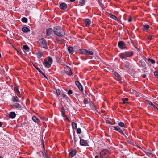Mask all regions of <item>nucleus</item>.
I'll return each mask as SVG.
<instances>
[{"mask_svg":"<svg viewBox=\"0 0 158 158\" xmlns=\"http://www.w3.org/2000/svg\"><path fill=\"white\" fill-rule=\"evenodd\" d=\"M106 123H108V124H109L110 125H112V124L111 123V122L109 120H106Z\"/></svg>","mask_w":158,"mask_h":158,"instance_id":"obj_47","label":"nucleus"},{"mask_svg":"<svg viewBox=\"0 0 158 158\" xmlns=\"http://www.w3.org/2000/svg\"><path fill=\"white\" fill-rule=\"evenodd\" d=\"M76 132L78 134H80L81 133V129L79 128H78L77 129Z\"/></svg>","mask_w":158,"mask_h":158,"instance_id":"obj_41","label":"nucleus"},{"mask_svg":"<svg viewBox=\"0 0 158 158\" xmlns=\"http://www.w3.org/2000/svg\"><path fill=\"white\" fill-rule=\"evenodd\" d=\"M124 66L126 69L128 68L130 66L129 62L127 61L124 64Z\"/></svg>","mask_w":158,"mask_h":158,"instance_id":"obj_30","label":"nucleus"},{"mask_svg":"<svg viewBox=\"0 0 158 158\" xmlns=\"http://www.w3.org/2000/svg\"><path fill=\"white\" fill-rule=\"evenodd\" d=\"M53 62V60L50 57H48L47 59H45L44 60V64L45 67L47 68H49L51 67L52 64Z\"/></svg>","mask_w":158,"mask_h":158,"instance_id":"obj_2","label":"nucleus"},{"mask_svg":"<svg viewBox=\"0 0 158 158\" xmlns=\"http://www.w3.org/2000/svg\"><path fill=\"white\" fill-rule=\"evenodd\" d=\"M46 157V158H50L49 157H48L47 155V156H45Z\"/></svg>","mask_w":158,"mask_h":158,"instance_id":"obj_60","label":"nucleus"},{"mask_svg":"<svg viewBox=\"0 0 158 158\" xmlns=\"http://www.w3.org/2000/svg\"><path fill=\"white\" fill-rule=\"evenodd\" d=\"M107 136H108V137H110V136L109 135H107Z\"/></svg>","mask_w":158,"mask_h":158,"instance_id":"obj_63","label":"nucleus"},{"mask_svg":"<svg viewBox=\"0 0 158 158\" xmlns=\"http://www.w3.org/2000/svg\"><path fill=\"white\" fill-rule=\"evenodd\" d=\"M154 74L155 76L156 77H158V72L155 71L154 72Z\"/></svg>","mask_w":158,"mask_h":158,"instance_id":"obj_44","label":"nucleus"},{"mask_svg":"<svg viewBox=\"0 0 158 158\" xmlns=\"http://www.w3.org/2000/svg\"><path fill=\"white\" fill-rule=\"evenodd\" d=\"M114 74L115 76L117 77V78H115V79L117 80L118 81H119L121 80V78L119 74L117 72H114Z\"/></svg>","mask_w":158,"mask_h":158,"instance_id":"obj_19","label":"nucleus"},{"mask_svg":"<svg viewBox=\"0 0 158 158\" xmlns=\"http://www.w3.org/2000/svg\"><path fill=\"white\" fill-rule=\"evenodd\" d=\"M14 89L15 91L17 92V94L18 96L20 97V91L19 90L18 88L17 87H14Z\"/></svg>","mask_w":158,"mask_h":158,"instance_id":"obj_21","label":"nucleus"},{"mask_svg":"<svg viewBox=\"0 0 158 158\" xmlns=\"http://www.w3.org/2000/svg\"><path fill=\"white\" fill-rule=\"evenodd\" d=\"M64 70L68 75H71L72 74V73L70 67L67 66L64 68Z\"/></svg>","mask_w":158,"mask_h":158,"instance_id":"obj_8","label":"nucleus"},{"mask_svg":"<svg viewBox=\"0 0 158 158\" xmlns=\"http://www.w3.org/2000/svg\"><path fill=\"white\" fill-rule=\"evenodd\" d=\"M68 51L70 53L72 54H73V53L74 49L71 46H69L68 48Z\"/></svg>","mask_w":158,"mask_h":158,"instance_id":"obj_25","label":"nucleus"},{"mask_svg":"<svg viewBox=\"0 0 158 158\" xmlns=\"http://www.w3.org/2000/svg\"><path fill=\"white\" fill-rule=\"evenodd\" d=\"M59 7L60 9L64 10L67 8V6L66 3H62L60 5Z\"/></svg>","mask_w":158,"mask_h":158,"instance_id":"obj_11","label":"nucleus"},{"mask_svg":"<svg viewBox=\"0 0 158 158\" xmlns=\"http://www.w3.org/2000/svg\"><path fill=\"white\" fill-rule=\"evenodd\" d=\"M146 77V75L145 74H143V76H142V77L143 78H145Z\"/></svg>","mask_w":158,"mask_h":158,"instance_id":"obj_56","label":"nucleus"},{"mask_svg":"<svg viewBox=\"0 0 158 158\" xmlns=\"http://www.w3.org/2000/svg\"><path fill=\"white\" fill-rule=\"evenodd\" d=\"M16 116V113L14 112H10L9 114V117L11 118H15Z\"/></svg>","mask_w":158,"mask_h":158,"instance_id":"obj_14","label":"nucleus"},{"mask_svg":"<svg viewBox=\"0 0 158 158\" xmlns=\"http://www.w3.org/2000/svg\"><path fill=\"white\" fill-rule=\"evenodd\" d=\"M37 57L39 58L42 57V56L43 55V52L41 51H38L36 53Z\"/></svg>","mask_w":158,"mask_h":158,"instance_id":"obj_22","label":"nucleus"},{"mask_svg":"<svg viewBox=\"0 0 158 158\" xmlns=\"http://www.w3.org/2000/svg\"><path fill=\"white\" fill-rule=\"evenodd\" d=\"M85 24L86 26H89L91 24V21L89 19H86L85 20Z\"/></svg>","mask_w":158,"mask_h":158,"instance_id":"obj_24","label":"nucleus"},{"mask_svg":"<svg viewBox=\"0 0 158 158\" xmlns=\"http://www.w3.org/2000/svg\"><path fill=\"white\" fill-rule=\"evenodd\" d=\"M11 100L14 103L19 102H20V100L19 99L18 97L16 96H13L12 97Z\"/></svg>","mask_w":158,"mask_h":158,"instance_id":"obj_12","label":"nucleus"},{"mask_svg":"<svg viewBox=\"0 0 158 158\" xmlns=\"http://www.w3.org/2000/svg\"><path fill=\"white\" fill-rule=\"evenodd\" d=\"M119 56L122 59H126L127 57L125 52L121 53L120 54Z\"/></svg>","mask_w":158,"mask_h":158,"instance_id":"obj_23","label":"nucleus"},{"mask_svg":"<svg viewBox=\"0 0 158 158\" xmlns=\"http://www.w3.org/2000/svg\"><path fill=\"white\" fill-rule=\"evenodd\" d=\"M1 57V54L0 53V58Z\"/></svg>","mask_w":158,"mask_h":158,"instance_id":"obj_64","label":"nucleus"},{"mask_svg":"<svg viewBox=\"0 0 158 158\" xmlns=\"http://www.w3.org/2000/svg\"><path fill=\"white\" fill-rule=\"evenodd\" d=\"M83 102L85 104H87L88 103V101L85 99H84L83 100Z\"/></svg>","mask_w":158,"mask_h":158,"instance_id":"obj_48","label":"nucleus"},{"mask_svg":"<svg viewBox=\"0 0 158 158\" xmlns=\"http://www.w3.org/2000/svg\"><path fill=\"white\" fill-rule=\"evenodd\" d=\"M118 125L121 127H125V125L124 123H123L122 122H119L118 124Z\"/></svg>","mask_w":158,"mask_h":158,"instance_id":"obj_39","label":"nucleus"},{"mask_svg":"<svg viewBox=\"0 0 158 158\" xmlns=\"http://www.w3.org/2000/svg\"><path fill=\"white\" fill-rule=\"evenodd\" d=\"M0 158H3V157L2 156H0Z\"/></svg>","mask_w":158,"mask_h":158,"instance_id":"obj_62","label":"nucleus"},{"mask_svg":"<svg viewBox=\"0 0 158 158\" xmlns=\"http://www.w3.org/2000/svg\"><path fill=\"white\" fill-rule=\"evenodd\" d=\"M39 42L40 43V47H42L45 49H48V47L47 46V43L45 39H40L39 40Z\"/></svg>","mask_w":158,"mask_h":158,"instance_id":"obj_3","label":"nucleus"},{"mask_svg":"<svg viewBox=\"0 0 158 158\" xmlns=\"http://www.w3.org/2000/svg\"><path fill=\"white\" fill-rule=\"evenodd\" d=\"M95 158H99V157L98 155H96L95 157Z\"/></svg>","mask_w":158,"mask_h":158,"instance_id":"obj_58","label":"nucleus"},{"mask_svg":"<svg viewBox=\"0 0 158 158\" xmlns=\"http://www.w3.org/2000/svg\"><path fill=\"white\" fill-rule=\"evenodd\" d=\"M76 150L75 149L71 150L69 152V155L72 157H73L76 153Z\"/></svg>","mask_w":158,"mask_h":158,"instance_id":"obj_16","label":"nucleus"},{"mask_svg":"<svg viewBox=\"0 0 158 158\" xmlns=\"http://www.w3.org/2000/svg\"><path fill=\"white\" fill-rule=\"evenodd\" d=\"M62 95L63 98H65L66 99H67V98H68V97H67L66 95L64 94H62Z\"/></svg>","mask_w":158,"mask_h":158,"instance_id":"obj_45","label":"nucleus"},{"mask_svg":"<svg viewBox=\"0 0 158 158\" xmlns=\"http://www.w3.org/2000/svg\"><path fill=\"white\" fill-rule=\"evenodd\" d=\"M110 17L112 19H113L116 20H118V19L114 15L112 14H110Z\"/></svg>","mask_w":158,"mask_h":158,"instance_id":"obj_34","label":"nucleus"},{"mask_svg":"<svg viewBox=\"0 0 158 158\" xmlns=\"http://www.w3.org/2000/svg\"><path fill=\"white\" fill-rule=\"evenodd\" d=\"M2 122L0 121V127H2Z\"/></svg>","mask_w":158,"mask_h":158,"instance_id":"obj_57","label":"nucleus"},{"mask_svg":"<svg viewBox=\"0 0 158 158\" xmlns=\"http://www.w3.org/2000/svg\"><path fill=\"white\" fill-rule=\"evenodd\" d=\"M22 31L24 33H27L30 32V30L27 27H24L22 28Z\"/></svg>","mask_w":158,"mask_h":158,"instance_id":"obj_18","label":"nucleus"},{"mask_svg":"<svg viewBox=\"0 0 158 158\" xmlns=\"http://www.w3.org/2000/svg\"><path fill=\"white\" fill-rule=\"evenodd\" d=\"M93 51H88L87 50L86 55L89 56V55H93Z\"/></svg>","mask_w":158,"mask_h":158,"instance_id":"obj_33","label":"nucleus"},{"mask_svg":"<svg viewBox=\"0 0 158 158\" xmlns=\"http://www.w3.org/2000/svg\"><path fill=\"white\" fill-rule=\"evenodd\" d=\"M147 102L149 104L151 105L153 108L156 109H158V108L156 106L153 104L151 101H147Z\"/></svg>","mask_w":158,"mask_h":158,"instance_id":"obj_26","label":"nucleus"},{"mask_svg":"<svg viewBox=\"0 0 158 158\" xmlns=\"http://www.w3.org/2000/svg\"><path fill=\"white\" fill-rule=\"evenodd\" d=\"M22 21L23 22L27 23L28 21V19L27 18L24 17L22 19Z\"/></svg>","mask_w":158,"mask_h":158,"instance_id":"obj_36","label":"nucleus"},{"mask_svg":"<svg viewBox=\"0 0 158 158\" xmlns=\"http://www.w3.org/2000/svg\"><path fill=\"white\" fill-rule=\"evenodd\" d=\"M75 84L78 87L79 89L82 92H83V88L80 82L78 81H76L75 82Z\"/></svg>","mask_w":158,"mask_h":158,"instance_id":"obj_9","label":"nucleus"},{"mask_svg":"<svg viewBox=\"0 0 158 158\" xmlns=\"http://www.w3.org/2000/svg\"><path fill=\"white\" fill-rule=\"evenodd\" d=\"M11 106H12V108L15 109H17L19 110H22L23 107L20 104L18 103H15L12 105H11Z\"/></svg>","mask_w":158,"mask_h":158,"instance_id":"obj_6","label":"nucleus"},{"mask_svg":"<svg viewBox=\"0 0 158 158\" xmlns=\"http://www.w3.org/2000/svg\"><path fill=\"white\" fill-rule=\"evenodd\" d=\"M72 125L74 129H76L77 127V125L76 123L75 122H72Z\"/></svg>","mask_w":158,"mask_h":158,"instance_id":"obj_35","label":"nucleus"},{"mask_svg":"<svg viewBox=\"0 0 158 158\" xmlns=\"http://www.w3.org/2000/svg\"><path fill=\"white\" fill-rule=\"evenodd\" d=\"M53 31V29L52 28H49L47 29L46 31V36H48L50 35Z\"/></svg>","mask_w":158,"mask_h":158,"instance_id":"obj_13","label":"nucleus"},{"mask_svg":"<svg viewBox=\"0 0 158 158\" xmlns=\"http://www.w3.org/2000/svg\"><path fill=\"white\" fill-rule=\"evenodd\" d=\"M128 100V99L127 98H124L122 99V101H123V103L124 104L126 103V101H127Z\"/></svg>","mask_w":158,"mask_h":158,"instance_id":"obj_42","label":"nucleus"},{"mask_svg":"<svg viewBox=\"0 0 158 158\" xmlns=\"http://www.w3.org/2000/svg\"><path fill=\"white\" fill-rule=\"evenodd\" d=\"M147 60L148 62H150L152 64H154L155 63V61L153 59L148 58L147 59Z\"/></svg>","mask_w":158,"mask_h":158,"instance_id":"obj_37","label":"nucleus"},{"mask_svg":"<svg viewBox=\"0 0 158 158\" xmlns=\"http://www.w3.org/2000/svg\"><path fill=\"white\" fill-rule=\"evenodd\" d=\"M34 67L41 74H42L43 72L40 70V68L37 67L34 64H33Z\"/></svg>","mask_w":158,"mask_h":158,"instance_id":"obj_31","label":"nucleus"},{"mask_svg":"<svg viewBox=\"0 0 158 158\" xmlns=\"http://www.w3.org/2000/svg\"><path fill=\"white\" fill-rule=\"evenodd\" d=\"M132 18L131 16H130L129 19H128V22H130L132 21Z\"/></svg>","mask_w":158,"mask_h":158,"instance_id":"obj_49","label":"nucleus"},{"mask_svg":"<svg viewBox=\"0 0 158 158\" xmlns=\"http://www.w3.org/2000/svg\"><path fill=\"white\" fill-rule=\"evenodd\" d=\"M118 46L121 49L123 50L125 48H127L126 44L123 41H120L118 42Z\"/></svg>","mask_w":158,"mask_h":158,"instance_id":"obj_5","label":"nucleus"},{"mask_svg":"<svg viewBox=\"0 0 158 158\" xmlns=\"http://www.w3.org/2000/svg\"><path fill=\"white\" fill-rule=\"evenodd\" d=\"M73 91L71 90H69L68 91V94L69 95H71L72 94Z\"/></svg>","mask_w":158,"mask_h":158,"instance_id":"obj_46","label":"nucleus"},{"mask_svg":"<svg viewBox=\"0 0 158 158\" xmlns=\"http://www.w3.org/2000/svg\"><path fill=\"white\" fill-rule=\"evenodd\" d=\"M153 36H154L153 35H149V36H148L147 37L149 40H151L152 39Z\"/></svg>","mask_w":158,"mask_h":158,"instance_id":"obj_43","label":"nucleus"},{"mask_svg":"<svg viewBox=\"0 0 158 158\" xmlns=\"http://www.w3.org/2000/svg\"><path fill=\"white\" fill-rule=\"evenodd\" d=\"M42 154L44 156H47V155L45 153V152H44V151L43 152H42Z\"/></svg>","mask_w":158,"mask_h":158,"instance_id":"obj_51","label":"nucleus"},{"mask_svg":"<svg viewBox=\"0 0 158 158\" xmlns=\"http://www.w3.org/2000/svg\"><path fill=\"white\" fill-rule=\"evenodd\" d=\"M140 62L142 67H146V64L145 63V62L143 60L141 59L140 61Z\"/></svg>","mask_w":158,"mask_h":158,"instance_id":"obj_28","label":"nucleus"},{"mask_svg":"<svg viewBox=\"0 0 158 158\" xmlns=\"http://www.w3.org/2000/svg\"><path fill=\"white\" fill-rule=\"evenodd\" d=\"M24 125V123H22V125Z\"/></svg>","mask_w":158,"mask_h":158,"instance_id":"obj_61","label":"nucleus"},{"mask_svg":"<svg viewBox=\"0 0 158 158\" xmlns=\"http://www.w3.org/2000/svg\"><path fill=\"white\" fill-rule=\"evenodd\" d=\"M112 127L115 129V130L118 131L119 133L121 134L124 136H125L124 133L123 132L122 130L120 129L119 127L118 126H113Z\"/></svg>","mask_w":158,"mask_h":158,"instance_id":"obj_10","label":"nucleus"},{"mask_svg":"<svg viewBox=\"0 0 158 158\" xmlns=\"http://www.w3.org/2000/svg\"><path fill=\"white\" fill-rule=\"evenodd\" d=\"M79 138L80 139V144L81 145L83 146H88L87 140H85L83 139H81V137Z\"/></svg>","mask_w":158,"mask_h":158,"instance_id":"obj_7","label":"nucleus"},{"mask_svg":"<svg viewBox=\"0 0 158 158\" xmlns=\"http://www.w3.org/2000/svg\"><path fill=\"white\" fill-rule=\"evenodd\" d=\"M61 114L63 117H65V116H66V115L65 114V112L64 113H61Z\"/></svg>","mask_w":158,"mask_h":158,"instance_id":"obj_52","label":"nucleus"},{"mask_svg":"<svg viewBox=\"0 0 158 158\" xmlns=\"http://www.w3.org/2000/svg\"><path fill=\"white\" fill-rule=\"evenodd\" d=\"M23 48L25 51H29L30 48L27 45H24L23 46Z\"/></svg>","mask_w":158,"mask_h":158,"instance_id":"obj_32","label":"nucleus"},{"mask_svg":"<svg viewBox=\"0 0 158 158\" xmlns=\"http://www.w3.org/2000/svg\"><path fill=\"white\" fill-rule=\"evenodd\" d=\"M71 2H74L75 0H69Z\"/></svg>","mask_w":158,"mask_h":158,"instance_id":"obj_59","label":"nucleus"},{"mask_svg":"<svg viewBox=\"0 0 158 158\" xmlns=\"http://www.w3.org/2000/svg\"><path fill=\"white\" fill-rule=\"evenodd\" d=\"M87 0H80L79 4L78 6H82L85 4V2Z\"/></svg>","mask_w":158,"mask_h":158,"instance_id":"obj_27","label":"nucleus"},{"mask_svg":"<svg viewBox=\"0 0 158 158\" xmlns=\"http://www.w3.org/2000/svg\"><path fill=\"white\" fill-rule=\"evenodd\" d=\"M64 110V108L63 107H62V108L61 113H64L65 111Z\"/></svg>","mask_w":158,"mask_h":158,"instance_id":"obj_50","label":"nucleus"},{"mask_svg":"<svg viewBox=\"0 0 158 158\" xmlns=\"http://www.w3.org/2000/svg\"><path fill=\"white\" fill-rule=\"evenodd\" d=\"M77 138L75 136H74V142H77Z\"/></svg>","mask_w":158,"mask_h":158,"instance_id":"obj_55","label":"nucleus"},{"mask_svg":"<svg viewBox=\"0 0 158 158\" xmlns=\"http://www.w3.org/2000/svg\"><path fill=\"white\" fill-rule=\"evenodd\" d=\"M87 51V50L85 49H80L79 50V52L80 54L86 55Z\"/></svg>","mask_w":158,"mask_h":158,"instance_id":"obj_20","label":"nucleus"},{"mask_svg":"<svg viewBox=\"0 0 158 158\" xmlns=\"http://www.w3.org/2000/svg\"><path fill=\"white\" fill-rule=\"evenodd\" d=\"M54 34L59 37H63L65 35L64 30L60 27H56L53 28Z\"/></svg>","mask_w":158,"mask_h":158,"instance_id":"obj_1","label":"nucleus"},{"mask_svg":"<svg viewBox=\"0 0 158 158\" xmlns=\"http://www.w3.org/2000/svg\"><path fill=\"white\" fill-rule=\"evenodd\" d=\"M126 139L127 141V142L129 144H131V141L130 140L129 137H127V136H126Z\"/></svg>","mask_w":158,"mask_h":158,"instance_id":"obj_38","label":"nucleus"},{"mask_svg":"<svg viewBox=\"0 0 158 158\" xmlns=\"http://www.w3.org/2000/svg\"><path fill=\"white\" fill-rule=\"evenodd\" d=\"M56 94L57 95H59L61 94V91L59 89L56 90Z\"/></svg>","mask_w":158,"mask_h":158,"instance_id":"obj_40","label":"nucleus"},{"mask_svg":"<svg viewBox=\"0 0 158 158\" xmlns=\"http://www.w3.org/2000/svg\"><path fill=\"white\" fill-rule=\"evenodd\" d=\"M45 78L48 79L47 77H46V76L45 75V74L43 72L42 73V74H41Z\"/></svg>","mask_w":158,"mask_h":158,"instance_id":"obj_54","label":"nucleus"},{"mask_svg":"<svg viewBox=\"0 0 158 158\" xmlns=\"http://www.w3.org/2000/svg\"><path fill=\"white\" fill-rule=\"evenodd\" d=\"M126 56L127 57H130L132 56L133 55V52L131 51H127L125 52Z\"/></svg>","mask_w":158,"mask_h":158,"instance_id":"obj_17","label":"nucleus"},{"mask_svg":"<svg viewBox=\"0 0 158 158\" xmlns=\"http://www.w3.org/2000/svg\"><path fill=\"white\" fill-rule=\"evenodd\" d=\"M100 155V158H108L109 153L107 150L104 149L101 151Z\"/></svg>","mask_w":158,"mask_h":158,"instance_id":"obj_4","label":"nucleus"},{"mask_svg":"<svg viewBox=\"0 0 158 158\" xmlns=\"http://www.w3.org/2000/svg\"><path fill=\"white\" fill-rule=\"evenodd\" d=\"M64 118H65V120H67L68 121H69V120L67 116H65Z\"/></svg>","mask_w":158,"mask_h":158,"instance_id":"obj_53","label":"nucleus"},{"mask_svg":"<svg viewBox=\"0 0 158 158\" xmlns=\"http://www.w3.org/2000/svg\"><path fill=\"white\" fill-rule=\"evenodd\" d=\"M149 28V26L147 24L143 25L142 27V30L145 31H147Z\"/></svg>","mask_w":158,"mask_h":158,"instance_id":"obj_15","label":"nucleus"},{"mask_svg":"<svg viewBox=\"0 0 158 158\" xmlns=\"http://www.w3.org/2000/svg\"><path fill=\"white\" fill-rule=\"evenodd\" d=\"M32 120L35 122L38 123L40 122V120L36 116H34L32 118Z\"/></svg>","mask_w":158,"mask_h":158,"instance_id":"obj_29","label":"nucleus"}]
</instances>
